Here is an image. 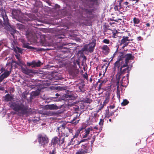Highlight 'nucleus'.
I'll list each match as a JSON object with an SVG mask.
<instances>
[{
	"label": "nucleus",
	"instance_id": "23",
	"mask_svg": "<svg viewBox=\"0 0 154 154\" xmlns=\"http://www.w3.org/2000/svg\"><path fill=\"white\" fill-rule=\"evenodd\" d=\"M41 90L39 89L36 90L32 92L31 95L33 97H36L39 95Z\"/></svg>",
	"mask_w": 154,
	"mask_h": 154
},
{
	"label": "nucleus",
	"instance_id": "28",
	"mask_svg": "<svg viewBox=\"0 0 154 154\" xmlns=\"http://www.w3.org/2000/svg\"><path fill=\"white\" fill-rule=\"evenodd\" d=\"M68 98V100H73L76 99V97L74 96L73 94H68L67 95L66 97Z\"/></svg>",
	"mask_w": 154,
	"mask_h": 154
},
{
	"label": "nucleus",
	"instance_id": "15",
	"mask_svg": "<svg viewBox=\"0 0 154 154\" xmlns=\"http://www.w3.org/2000/svg\"><path fill=\"white\" fill-rule=\"evenodd\" d=\"M22 42L23 43L22 47L23 48L30 49H35L34 47L29 46V44L25 42L24 40L22 41Z\"/></svg>",
	"mask_w": 154,
	"mask_h": 154
},
{
	"label": "nucleus",
	"instance_id": "48",
	"mask_svg": "<svg viewBox=\"0 0 154 154\" xmlns=\"http://www.w3.org/2000/svg\"><path fill=\"white\" fill-rule=\"evenodd\" d=\"M65 38V36L64 35H59L57 36V39H62Z\"/></svg>",
	"mask_w": 154,
	"mask_h": 154
},
{
	"label": "nucleus",
	"instance_id": "41",
	"mask_svg": "<svg viewBox=\"0 0 154 154\" xmlns=\"http://www.w3.org/2000/svg\"><path fill=\"white\" fill-rule=\"evenodd\" d=\"M45 41V38H40L39 42L42 44V45L45 46L44 45Z\"/></svg>",
	"mask_w": 154,
	"mask_h": 154
},
{
	"label": "nucleus",
	"instance_id": "54",
	"mask_svg": "<svg viewBox=\"0 0 154 154\" xmlns=\"http://www.w3.org/2000/svg\"><path fill=\"white\" fill-rule=\"evenodd\" d=\"M115 107V105L114 104H113L112 105H110L109 108L110 109H114Z\"/></svg>",
	"mask_w": 154,
	"mask_h": 154
},
{
	"label": "nucleus",
	"instance_id": "34",
	"mask_svg": "<svg viewBox=\"0 0 154 154\" xmlns=\"http://www.w3.org/2000/svg\"><path fill=\"white\" fill-rule=\"evenodd\" d=\"M129 103V102L126 99L124 100L121 103L122 106H124L127 105Z\"/></svg>",
	"mask_w": 154,
	"mask_h": 154
},
{
	"label": "nucleus",
	"instance_id": "44",
	"mask_svg": "<svg viewBox=\"0 0 154 154\" xmlns=\"http://www.w3.org/2000/svg\"><path fill=\"white\" fill-rule=\"evenodd\" d=\"M85 11L86 13L88 14L89 15H91L92 14V11L91 10L85 9Z\"/></svg>",
	"mask_w": 154,
	"mask_h": 154
},
{
	"label": "nucleus",
	"instance_id": "52",
	"mask_svg": "<svg viewBox=\"0 0 154 154\" xmlns=\"http://www.w3.org/2000/svg\"><path fill=\"white\" fill-rule=\"evenodd\" d=\"M55 149H54L52 151H50L49 154H56Z\"/></svg>",
	"mask_w": 154,
	"mask_h": 154
},
{
	"label": "nucleus",
	"instance_id": "46",
	"mask_svg": "<svg viewBox=\"0 0 154 154\" xmlns=\"http://www.w3.org/2000/svg\"><path fill=\"white\" fill-rule=\"evenodd\" d=\"M96 138V136L94 135L91 141V146H92V144L93 143L94 141L95 140V139Z\"/></svg>",
	"mask_w": 154,
	"mask_h": 154
},
{
	"label": "nucleus",
	"instance_id": "5",
	"mask_svg": "<svg viewBox=\"0 0 154 154\" xmlns=\"http://www.w3.org/2000/svg\"><path fill=\"white\" fill-rule=\"evenodd\" d=\"M133 40V39H129V37L128 36H123L122 39L121 40V43L120 45H121L122 44H123V46L122 48H124L128 45L130 41H132Z\"/></svg>",
	"mask_w": 154,
	"mask_h": 154
},
{
	"label": "nucleus",
	"instance_id": "42",
	"mask_svg": "<svg viewBox=\"0 0 154 154\" xmlns=\"http://www.w3.org/2000/svg\"><path fill=\"white\" fill-rule=\"evenodd\" d=\"M26 65L27 66H31L33 68V60H32L31 62H27L26 63Z\"/></svg>",
	"mask_w": 154,
	"mask_h": 154
},
{
	"label": "nucleus",
	"instance_id": "29",
	"mask_svg": "<svg viewBox=\"0 0 154 154\" xmlns=\"http://www.w3.org/2000/svg\"><path fill=\"white\" fill-rule=\"evenodd\" d=\"M8 32L12 35L16 32V30L15 29L12 28L11 27L9 28Z\"/></svg>",
	"mask_w": 154,
	"mask_h": 154
},
{
	"label": "nucleus",
	"instance_id": "40",
	"mask_svg": "<svg viewBox=\"0 0 154 154\" xmlns=\"http://www.w3.org/2000/svg\"><path fill=\"white\" fill-rule=\"evenodd\" d=\"M92 101V100L91 99L88 98H86L84 100V102L87 103H90Z\"/></svg>",
	"mask_w": 154,
	"mask_h": 154
},
{
	"label": "nucleus",
	"instance_id": "11",
	"mask_svg": "<svg viewBox=\"0 0 154 154\" xmlns=\"http://www.w3.org/2000/svg\"><path fill=\"white\" fill-rule=\"evenodd\" d=\"M80 116V114H77L73 118V119L71 120V121L69 122L71 123L72 124L74 125H77L79 123L80 120L79 119L77 120H76L78 118V119L79 118V117Z\"/></svg>",
	"mask_w": 154,
	"mask_h": 154
},
{
	"label": "nucleus",
	"instance_id": "58",
	"mask_svg": "<svg viewBox=\"0 0 154 154\" xmlns=\"http://www.w3.org/2000/svg\"><path fill=\"white\" fill-rule=\"evenodd\" d=\"M81 143L80 142V141H78L77 142V143L74 145V146H76L79 145Z\"/></svg>",
	"mask_w": 154,
	"mask_h": 154
},
{
	"label": "nucleus",
	"instance_id": "60",
	"mask_svg": "<svg viewBox=\"0 0 154 154\" xmlns=\"http://www.w3.org/2000/svg\"><path fill=\"white\" fill-rule=\"evenodd\" d=\"M17 26L18 27L20 28H22V25L20 24H17Z\"/></svg>",
	"mask_w": 154,
	"mask_h": 154
},
{
	"label": "nucleus",
	"instance_id": "16",
	"mask_svg": "<svg viewBox=\"0 0 154 154\" xmlns=\"http://www.w3.org/2000/svg\"><path fill=\"white\" fill-rule=\"evenodd\" d=\"M59 139L57 137H54L51 140V144L53 145H55L56 144L58 145Z\"/></svg>",
	"mask_w": 154,
	"mask_h": 154
},
{
	"label": "nucleus",
	"instance_id": "37",
	"mask_svg": "<svg viewBox=\"0 0 154 154\" xmlns=\"http://www.w3.org/2000/svg\"><path fill=\"white\" fill-rule=\"evenodd\" d=\"M80 132V130H77L76 131L75 135L73 136V138H77Z\"/></svg>",
	"mask_w": 154,
	"mask_h": 154
},
{
	"label": "nucleus",
	"instance_id": "43",
	"mask_svg": "<svg viewBox=\"0 0 154 154\" xmlns=\"http://www.w3.org/2000/svg\"><path fill=\"white\" fill-rule=\"evenodd\" d=\"M102 42L104 43L109 44L110 43V41L108 39H104L103 40Z\"/></svg>",
	"mask_w": 154,
	"mask_h": 154
},
{
	"label": "nucleus",
	"instance_id": "18",
	"mask_svg": "<svg viewBox=\"0 0 154 154\" xmlns=\"http://www.w3.org/2000/svg\"><path fill=\"white\" fill-rule=\"evenodd\" d=\"M127 67L126 68L124 69H121V68H120L119 69H118V72L121 73L122 75L124 74L126 72V71L129 70V67L128 66H127Z\"/></svg>",
	"mask_w": 154,
	"mask_h": 154
},
{
	"label": "nucleus",
	"instance_id": "1",
	"mask_svg": "<svg viewBox=\"0 0 154 154\" xmlns=\"http://www.w3.org/2000/svg\"><path fill=\"white\" fill-rule=\"evenodd\" d=\"M10 107L14 111L18 112L17 115L20 116L26 115L29 112V107L24 104L23 102L14 101L12 102Z\"/></svg>",
	"mask_w": 154,
	"mask_h": 154
},
{
	"label": "nucleus",
	"instance_id": "45",
	"mask_svg": "<svg viewBox=\"0 0 154 154\" xmlns=\"http://www.w3.org/2000/svg\"><path fill=\"white\" fill-rule=\"evenodd\" d=\"M104 121L103 119H100V122L99 123V124L100 126H103V124Z\"/></svg>",
	"mask_w": 154,
	"mask_h": 154
},
{
	"label": "nucleus",
	"instance_id": "4",
	"mask_svg": "<svg viewBox=\"0 0 154 154\" xmlns=\"http://www.w3.org/2000/svg\"><path fill=\"white\" fill-rule=\"evenodd\" d=\"M1 17L3 20V24L5 26H9L10 27V24L9 23V20L7 16L5 10H3L1 12Z\"/></svg>",
	"mask_w": 154,
	"mask_h": 154
},
{
	"label": "nucleus",
	"instance_id": "19",
	"mask_svg": "<svg viewBox=\"0 0 154 154\" xmlns=\"http://www.w3.org/2000/svg\"><path fill=\"white\" fill-rule=\"evenodd\" d=\"M114 112H109V110L108 109L107 110H106V112L105 113V116L106 118H108L114 115Z\"/></svg>",
	"mask_w": 154,
	"mask_h": 154
},
{
	"label": "nucleus",
	"instance_id": "13",
	"mask_svg": "<svg viewBox=\"0 0 154 154\" xmlns=\"http://www.w3.org/2000/svg\"><path fill=\"white\" fill-rule=\"evenodd\" d=\"M21 69L23 73L27 75H29L30 73H34L33 70L29 69L26 68L22 67Z\"/></svg>",
	"mask_w": 154,
	"mask_h": 154
},
{
	"label": "nucleus",
	"instance_id": "25",
	"mask_svg": "<svg viewBox=\"0 0 154 154\" xmlns=\"http://www.w3.org/2000/svg\"><path fill=\"white\" fill-rule=\"evenodd\" d=\"M122 75L121 73L118 72L116 74L117 84H119L120 79Z\"/></svg>",
	"mask_w": 154,
	"mask_h": 154
},
{
	"label": "nucleus",
	"instance_id": "38",
	"mask_svg": "<svg viewBox=\"0 0 154 154\" xmlns=\"http://www.w3.org/2000/svg\"><path fill=\"white\" fill-rule=\"evenodd\" d=\"M118 32H117V31L116 30L115 31H112V37L113 38H116L117 37H118V36L116 35V33H118Z\"/></svg>",
	"mask_w": 154,
	"mask_h": 154
},
{
	"label": "nucleus",
	"instance_id": "47",
	"mask_svg": "<svg viewBox=\"0 0 154 154\" xmlns=\"http://www.w3.org/2000/svg\"><path fill=\"white\" fill-rule=\"evenodd\" d=\"M83 78L85 79L87 81L88 80V74L86 73H85V74L83 75Z\"/></svg>",
	"mask_w": 154,
	"mask_h": 154
},
{
	"label": "nucleus",
	"instance_id": "7",
	"mask_svg": "<svg viewBox=\"0 0 154 154\" xmlns=\"http://www.w3.org/2000/svg\"><path fill=\"white\" fill-rule=\"evenodd\" d=\"M62 106H57L56 104H52L45 105L44 109H46L57 110L60 109L62 107Z\"/></svg>",
	"mask_w": 154,
	"mask_h": 154
},
{
	"label": "nucleus",
	"instance_id": "35",
	"mask_svg": "<svg viewBox=\"0 0 154 154\" xmlns=\"http://www.w3.org/2000/svg\"><path fill=\"white\" fill-rule=\"evenodd\" d=\"M89 46L88 45H85L84 46L83 48L82 49V51H88Z\"/></svg>",
	"mask_w": 154,
	"mask_h": 154
},
{
	"label": "nucleus",
	"instance_id": "51",
	"mask_svg": "<svg viewBox=\"0 0 154 154\" xmlns=\"http://www.w3.org/2000/svg\"><path fill=\"white\" fill-rule=\"evenodd\" d=\"M20 54H17L15 55L16 58L19 61H20Z\"/></svg>",
	"mask_w": 154,
	"mask_h": 154
},
{
	"label": "nucleus",
	"instance_id": "39",
	"mask_svg": "<svg viewBox=\"0 0 154 154\" xmlns=\"http://www.w3.org/2000/svg\"><path fill=\"white\" fill-rule=\"evenodd\" d=\"M74 139V138H73L71 139L70 142H69L68 143V146H69L71 145H73V144H75V141L73 140Z\"/></svg>",
	"mask_w": 154,
	"mask_h": 154
},
{
	"label": "nucleus",
	"instance_id": "33",
	"mask_svg": "<svg viewBox=\"0 0 154 154\" xmlns=\"http://www.w3.org/2000/svg\"><path fill=\"white\" fill-rule=\"evenodd\" d=\"M93 130V128L92 127H90L87 128L86 129H85V134H88V135L89 134L90 131H92Z\"/></svg>",
	"mask_w": 154,
	"mask_h": 154
},
{
	"label": "nucleus",
	"instance_id": "55",
	"mask_svg": "<svg viewBox=\"0 0 154 154\" xmlns=\"http://www.w3.org/2000/svg\"><path fill=\"white\" fill-rule=\"evenodd\" d=\"M97 113H94V116H93L92 117H93V119H94L95 121V118L96 117V116H97Z\"/></svg>",
	"mask_w": 154,
	"mask_h": 154
},
{
	"label": "nucleus",
	"instance_id": "3",
	"mask_svg": "<svg viewBox=\"0 0 154 154\" xmlns=\"http://www.w3.org/2000/svg\"><path fill=\"white\" fill-rule=\"evenodd\" d=\"M93 146H90L88 143L82 144L81 148L75 154H85L90 152L92 150Z\"/></svg>",
	"mask_w": 154,
	"mask_h": 154
},
{
	"label": "nucleus",
	"instance_id": "10",
	"mask_svg": "<svg viewBox=\"0 0 154 154\" xmlns=\"http://www.w3.org/2000/svg\"><path fill=\"white\" fill-rule=\"evenodd\" d=\"M103 53L106 55L108 54L110 51L109 47L107 45H104L101 48Z\"/></svg>",
	"mask_w": 154,
	"mask_h": 154
},
{
	"label": "nucleus",
	"instance_id": "14",
	"mask_svg": "<svg viewBox=\"0 0 154 154\" xmlns=\"http://www.w3.org/2000/svg\"><path fill=\"white\" fill-rule=\"evenodd\" d=\"M88 45L89 46L88 51L90 53L93 52L94 50L96 44L94 42H91Z\"/></svg>",
	"mask_w": 154,
	"mask_h": 154
},
{
	"label": "nucleus",
	"instance_id": "62",
	"mask_svg": "<svg viewBox=\"0 0 154 154\" xmlns=\"http://www.w3.org/2000/svg\"><path fill=\"white\" fill-rule=\"evenodd\" d=\"M87 140V139H82L81 140H80V142H81V143H82V142H85V141H86Z\"/></svg>",
	"mask_w": 154,
	"mask_h": 154
},
{
	"label": "nucleus",
	"instance_id": "2",
	"mask_svg": "<svg viewBox=\"0 0 154 154\" xmlns=\"http://www.w3.org/2000/svg\"><path fill=\"white\" fill-rule=\"evenodd\" d=\"M38 140L39 144L43 147L46 146L49 142L48 136L45 134H39L38 135Z\"/></svg>",
	"mask_w": 154,
	"mask_h": 154
},
{
	"label": "nucleus",
	"instance_id": "6",
	"mask_svg": "<svg viewBox=\"0 0 154 154\" xmlns=\"http://www.w3.org/2000/svg\"><path fill=\"white\" fill-rule=\"evenodd\" d=\"M128 65L125 61V63H124L123 60L121 61H117L114 63V66L117 67L118 69H119L120 68L121 69L127 66Z\"/></svg>",
	"mask_w": 154,
	"mask_h": 154
},
{
	"label": "nucleus",
	"instance_id": "27",
	"mask_svg": "<svg viewBox=\"0 0 154 154\" xmlns=\"http://www.w3.org/2000/svg\"><path fill=\"white\" fill-rule=\"evenodd\" d=\"M11 71H8V70H6L2 74V75L3 76L5 77V78H6L8 77L9 75L11 73Z\"/></svg>",
	"mask_w": 154,
	"mask_h": 154
},
{
	"label": "nucleus",
	"instance_id": "63",
	"mask_svg": "<svg viewBox=\"0 0 154 154\" xmlns=\"http://www.w3.org/2000/svg\"><path fill=\"white\" fill-rule=\"evenodd\" d=\"M88 136V134H85V135H84L83 136V138H85L86 137H87Z\"/></svg>",
	"mask_w": 154,
	"mask_h": 154
},
{
	"label": "nucleus",
	"instance_id": "9",
	"mask_svg": "<svg viewBox=\"0 0 154 154\" xmlns=\"http://www.w3.org/2000/svg\"><path fill=\"white\" fill-rule=\"evenodd\" d=\"M85 85L84 82H81L77 85V86L79 89V91L84 93L85 91Z\"/></svg>",
	"mask_w": 154,
	"mask_h": 154
},
{
	"label": "nucleus",
	"instance_id": "12",
	"mask_svg": "<svg viewBox=\"0 0 154 154\" xmlns=\"http://www.w3.org/2000/svg\"><path fill=\"white\" fill-rule=\"evenodd\" d=\"M126 58L125 59V61L128 64L129 63V60H133L134 59V56H133L132 54H127L125 55Z\"/></svg>",
	"mask_w": 154,
	"mask_h": 154
},
{
	"label": "nucleus",
	"instance_id": "21",
	"mask_svg": "<svg viewBox=\"0 0 154 154\" xmlns=\"http://www.w3.org/2000/svg\"><path fill=\"white\" fill-rule=\"evenodd\" d=\"M13 48L14 49V51L16 53L18 52L21 54H22L23 53L22 51H23V49L18 47L16 46V47L15 48L14 46V47H13Z\"/></svg>",
	"mask_w": 154,
	"mask_h": 154
},
{
	"label": "nucleus",
	"instance_id": "59",
	"mask_svg": "<svg viewBox=\"0 0 154 154\" xmlns=\"http://www.w3.org/2000/svg\"><path fill=\"white\" fill-rule=\"evenodd\" d=\"M130 70H128V71H127V73H128V74L127 75V79H128V78H129V71H130Z\"/></svg>",
	"mask_w": 154,
	"mask_h": 154
},
{
	"label": "nucleus",
	"instance_id": "64",
	"mask_svg": "<svg viewBox=\"0 0 154 154\" xmlns=\"http://www.w3.org/2000/svg\"><path fill=\"white\" fill-rule=\"evenodd\" d=\"M146 25L147 27H149L150 26V24L149 23H147L146 24Z\"/></svg>",
	"mask_w": 154,
	"mask_h": 154
},
{
	"label": "nucleus",
	"instance_id": "56",
	"mask_svg": "<svg viewBox=\"0 0 154 154\" xmlns=\"http://www.w3.org/2000/svg\"><path fill=\"white\" fill-rule=\"evenodd\" d=\"M46 114L48 115L49 116H51L53 115H54V113L52 112V113H51V112H50V113L48 112H48L46 113Z\"/></svg>",
	"mask_w": 154,
	"mask_h": 154
},
{
	"label": "nucleus",
	"instance_id": "49",
	"mask_svg": "<svg viewBox=\"0 0 154 154\" xmlns=\"http://www.w3.org/2000/svg\"><path fill=\"white\" fill-rule=\"evenodd\" d=\"M61 128V129H64L65 128L64 125H61L59 127L57 128V130H58L59 131V130Z\"/></svg>",
	"mask_w": 154,
	"mask_h": 154
},
{
	"label": "nucleus",
	"instance_id": "30",
	"mask_svg": "<svg viewBox=\"0 0 154 154\" xmlns=\"http://www.w3.org/2000/svg\"><path fill=\"white\" fill-rule=\"evenodd\" d=\"M59 139V141L58 145L60 146L63 144L64 142V137H60Z\"/></svg>",
	"mask_w": 154,
	"mask_h": 154
},
{
	"label": "nucleus",
	"instance_id": "31",
	"mask_svg": "<svg viewBox=\"0 0 154 154\" xmlns=\"http://www.w3.org/2000/svg\"><path fill=\"white\" fill-rule=\"evenodd\" d=\"M133 20L134 23V26H135V24L139 23L140 21V19L136 17H134Z\"/></svg>",
	"mask_w": 154,
	"mask_h": 154
},
{
	"label": "nucleus",
	"instance_id": "57",
	"mask_svg": "<svg viewBox=\"0 0 154 154\" xmlns=\"http://www.w3.org/2000/svg\"><path fill=\"white\" fill-rule=\"evenodd\" d=\"M137 41H140L142 40V38L141 36H139L137 37Z\"/></svg>",
	"mask_w": 154,
	"mask_h": 154
},
{
	"label": "nucleus",
	"instance_id": "61",
	"mask_svg": "<svg viewBox=\"0 0 154 154\" xmlns=\"http://www.w3.org/2000/svg\"><path fill=\"white\" fill-rule=\"evenodd\" d=\"M0 90L2 91H4L5 90V88L4 87H2L0 86Z\"/></svg>",
	"mask_w": 154,
	"mask_h": 154
},
{
	"label": "nucleus",
	"instance_id": "36",
	"mask_svg": "<svg viewBox=\"0 0 154 154\" xmlns=\"http://www.w3.org/2000/svg\"><path fill=\"white\" fill-rule=\"evenodd\" d=\"M123 6L124 7H125L126 8L128 7L129 8H130V7L131 6V5H129V3L127 2H126L123 3Z\"/></svg>",
	"mask_w": 154,
	"mask_h": 154
},
{
	"label": "nucleus",
	"instance_id": "50",
	"mask_svg": "<svg viewBox=\"0 0 154 154\" xmlns=\"http://www.w3.org/2000/svg\"><path fill=\"white\" fill-rule=\"evenodd\" d=\"M5 79V77L1 74L0 76V83L2 82Z\"/></svg>",
	"mask_w": 154,
	"mask_h": 154
},
{
	"label": "nucleus",
	"instance_id": "24",
	"mask_svg": "<svg viewBox=\"0 0 154 154\" xmlns=\"http://www.w3.org/2000/svg\"><path fill=\"white\" fill-rule=\"evenodd\" d=\"M41 62L40 61L38 60L37 62L35 60H33V68L38 67L41 66Z\"/></svg>",
	"mask_w": 154,
	"mask_h": 154
},
{
	"label": "nucleus",
	"instance_id": "53",
	"mask_svg": "<svg viewBox=\"0 0 154 154\" xmlns=\"http://www.w3.org/2000/svg\"><path fill=\"white\" fill-rule=\"evenodd\" d=\"M103 84L101 83H100V84L99 85L98 89V91H100L101 90Z\"/></svg>",
	"mask_w": 154,
	"mask_h": 154
},
{
	"label": "nucleus",
	"instance_id": "17",
	"mask_svg": "<svg viewBox=\"0 0 154 154\" xmlns=\"http://www.w3.org/2000/svg\"><path fill=\"white\" fill-rule=\"evenodd\" d=\"M108 80V79L106 78H105L104 79L101 78L100 79L98 80L97 82V83L94 86L95 88L96 87L98 83H101L103 84H105L107 82Z\"/></svg>",
	"mask_w": 154,
	"mask_h": 154
},
{
	"label": "nucleus",
	"instance_id": "26",
	"mask_svg": "<svg viewBox=\"0 0 154 154\" xmlns=\"http://www.w3.org/2000/svg\"><path fill=\"white\" fill-rule=\"evenodd\" d=\"M114 8L115 11H117L116 12L117 14L119 15L120 14H122V12L120 10V9H121L120 7L119 8L116 5L115 6Z\"/></svg>",
	"mask_w": 154,
	"mask_h": 154
},
{
	"label": "nucleus",
	"instance_id": "20",
	"mask_svg": "<svg viewBox=\"0 0 154 154\" xmlns=\"http://www.w3.org/2000/svg\"><path fill=\"white\" fill-rule=\"evenodd\" d=\"M4 98L5 101L6 102L11 101L13 99V97L9 94H6Z\"/></svg>",
	"mask_w": 154,
	"mask_h": 154
},
{
	"label": "nucleus",
	"instance_id": "22",
	"mask_svg": "<svg viewBox=\"0 0 154 154\" xmlns=\"http://www.w3.org/2000/svg\"><path fill=\"white\" fill-rule=\"evenodd\" d=\"M126 79L125 76H123L122 80L121 82V85L124 86L125 85H127L128 83V80H124V79Z\"/></svg>",
	"mask_w": 154,
	"mask_h": 154
},
{
	"label": "nucleus",
	"instance_id": "32",
	"mask_svg": "<svg viewBox=\"0 0 154 154\" xmlns=\"http://www.w3.org/2000/svg\"><path fill=\"white\" fill-rule=\"evenodd\" d=\"M125 55L124 54H122L119 55L118 57V60L117 61H121L123 60V59L125 58Z\"/></svg>",
	"mask_w": 154,
	"mask_h": 154
},
{
	"label": "nucleus",
	"instance_id": "8",
	"mask_svg": "<svg viewBox=\"0 0 154 154\" xmlns=\"http://www.w3.org/2000/svg\"><path fill=\"white\" fill-rule=\"evenodd\" d=\"M79 73V69L75 68L73 69H72L69 72L70 75L74 78L77 77Z\"/></svg>",
	"mask_w": 154,
	"mask_h": 154
}]
</instances>
